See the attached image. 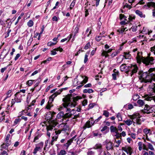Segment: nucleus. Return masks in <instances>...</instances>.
<instances>
[{"instance_id": "423d86ee", "label": "nucleus", "mask_w": 155, "mask_h": 155, "mask_svg": "<svg viewBox=\"0 0 155 155\" xmlns=\"http://www.w3.org/2000/svg\"><path fill=\"white\" fill-rule=\"evenodd\" d=\"M153 111L152 108L150 107L147 104L145 105L144 109L142 110V112L143 113H147V114L152 113Z\"/></svg>"}, {"instance_id": "a878e982", "label": "nucleus", "mask_w": 155, "mask_h": 155, "mask_svg": "<svg viewBox=\"0 0 155 155\" xmlns=\"http://www.w3.org/2000/svg\"><path fill=\"white\" fill-rule=\"evenodd\" d=\"M129 16V17L128 18V21H127V22L129 23L130 22L133 21V20L135 19V16L133 15H131Z\"/></svg>"}, {"instance_id": "bb28decb", "label": "nucleus", "mask_w": 155, "mask_h": 155, "mask_svg": "<svg viewBox=\"0 0 155 155\" xmlns=\"http://www.w3.org/2000/svg\"><path fill=\"white\" fill-rule=\"evenodd\" d=\"M58 138V135H56L54 137H52V139L51 141V142L50 143V144L52 146L54 144L53 142L54 141H56L57 139Z\"/></svg>"}, {"instance_id": "4c0bfd02", "label": "nucleus", "mask_w": 155, "mask_h": 155, "mask_svg": "<svg viewBox=\"0 0 155 155\" xmlns=\"http://www.w3.org/2000/svg\"><path fill=\"white\" fill-rule=\"evenodd\" d=\"M101 55L102 56H105V58H107L109 56L107 54V52L106 51L103 50L101 53Z\"/></svg>"}, {"instance_id": "c9c22d12", "label": "nucleus", "mask_w": 155, "mask_h": 155, "mask_svg": "<svg viewBox=\"0 0 155 155\" xmlns=\"http://www.w3.org/2000/svg\"><path fill=\"white\" fill-rule=\"evenodd\" d=\"M76 0H73L70 6V9H72L74 7L76 3Z\"/></svg>"}, {"instance_id": "e2e57ef3", "label": "nucleus", "mask_w": 155, "mask_h": 155, "mask_svg": "<svg viewBox=\"0 0 155 155\" xmlns=\"http://www.w3.org/2000/svg\"><path fill=\"white\" fill-rule=\"evenodd\" d=\"M5 142H6V144L7 145L9 146L11 144V141L10 140H5Z\"/></svg>"}, {"instance_id": "13d9d810", "label": "nucleus", "mask_w": 155, "mask_h": 155, "mask_svg": "<svg viewBox=\"0 0 155 155\" xmlns=\"http://www.w3.org/2000/svg\"><path fill=\"white\" fill-rule=\"evenodd\" d=\"M95 105L94 103L90 104L89 105V109H91Z\"/></svg>"}, {"instance_id": "2f4dec72", "label": "nucleus", "mask_w": 155, "mask_h": 155, "mask_svg": "<svg viewBox=\"0 0 155 155\" xmlns=\"http://www.w3.org/2000/svg\"><path fill=\"white\" fill-rule=\"evenodd\" d=\"M88 79V78L87 77H85V78L84 79V80L80 82V84H82L83 85L87 82Z\"/></svg>"}, {"instance_id": "b1692460", "label": "nucleus", "mask_w": 155, "mask_h": 155, "mask_svg": "<svg viewBox=\"0 0 155 155\" xmlns=\"http://www.w3.org/2000/svg\"><path fill=\"white\" fill-rule=\"evenodd\" d=\"M137 104L139 107L142 106L144 104V103L143 101L142 100L139 99L137 101Z\"/></svg>"}, {"instance_id": "f03ea898", "label": "nucleus", "mask_w": 155, "mask_h": 155, "mask_svg": "<svg viewBox=\"0 0 155 155\" xmlns=\"http://www.w3.org/2000/svg\"><path fill=\"white\" fill-rule=\"evenodd\" d=\"M81 97L77 96L71 98V96L68 95L63 99V101L64 103L63 104L64 107L68 106L74 107L76 105V102L79 99H81Z\"/></svg>"}, {"instance_id": "aec40b11", "label": "nucleus", "mask_w": 155, "mask_h": 155, "mask_svg": "<svg viewBox=\"0 0 155 155\" xmlns=\"http://www.w3.org/2000/svg\"><path fill=\"white\" fill-rule=\"evenodd\" d=\"M112 148V143L111 142L108 143L106 145V148L107 150H109Z\"/></svg>"}, {"instance_id": "4be33fe9", "label": "nucleus", "mask_w": 155, "mask_h": 155, "mask_svg": "<svg viewBox=\"0 0 155 155\" xmlns=\"http://www.w3.org/2000/svg\"><path fill=\"white\" fill-rule=\"evenodd\" d=\"M48 114L50 115V116H49L48 117H49V119H51L54 116V115L55 114V113L54 112H51V111H49L47 113V114H46V116L48 115Z\"/></svg>"}, {"instance_id": "37998d69", "label": "nucleus", "mask_w": 155, "mask_h": 155, "mask_svg": "<svg viewBox=\"0 0 155 155\" xmlns=\"http://www.w3.org/2000/svg\"><path fill=\"white\" fill-rule=\"evenodd\" d=\"M148 32V30L145 28L143 27V29L141 33L143 34H147Z\"/></svg>"}, {"instance_id": "6e6552de", "label": "nucleus", "mask_w": 155, "mask_h": 155, "mask_svg": "<svg viewBox=\"0 0 155 155\" xmlns=\"http://www.w3.org/2000/svg\"><path fill=\"white\" fill-rule=\"evenodd\" d=\"M15 99L17 103L21 102V95L20 94L19 92L15 94Z\"/></svg>"}, {"instance_id": "052dcab7", "label": "nucleus", "mask_w": 155, "mask_h": 155, "mask_svg": "<svg viewBox=\"0 0 155 155\" xmlns=\"http://www.w3.org/2000/svg\"><path fill=\"white\" fill-rule=\"evenodd\" d=\"M8 145H7V144H6V145H5V144L4 143L2 145L1 147L2 148L6 149L8 148Z\"/></svg>"}, {"instance_id": "1a4fd4ad", "label": "nucleus", "mask_w": 155, "mask_h": 155, "mask_svg": "<svg viewBox=\"0 0 155 155\" xmlns=\"http://www.w3.org/2000/svg\"><path fill=\"white\" fill-rule=\"evenodd\" d=\"M151 7L155 8V2H148L147 3L146 5H145L144 6V8L147 9H148Z\"/></svg>"}, {"instance_id": "c85d7f7f", "label": "nucleus", "mask_w": 155, "mask_h": 155, "mask_svg": "<svg viewBox=\"0 0 155 155\" xmlns=\"http://www.w3.org/2000/svg\"><path fill=\"white\" fill-rule=\"evenodd\" d=\"M126 28H124L123 27H121V28L117 30V32H119V34H122Z\"/></svg>"}, {"instance_id": "2eb2a0df", "label": "nucleus", "mask_w": 155, "mask_h": 155, "mask_svg": "<svg viewBox=\"0 0 155 155\" xmlns=\"http://www.w3.org/2000/svg\"><path fill=\"white\" fill-rule=\"evenodd\" d=\"M134 107L131 104H128L124 105V108L126 110H130L133 108Z\"/></svg>"}, {"instance_id": "c03bdc74", "label": "nucleus", "mask_w": 155, "mask_h": 155, "mask_svg": "<svg viewBox=\"0 0 155 155\" xmlns=\"http://www.w3.org/2000/svg\"><path fill=\"white\" fill-rule=\"evenodd\" d=\"M147 147L149 149L152 151H154V149L153 148L152 145L150 143H149L147 145Z\"/></svg>"}, {"instance_id": "864d4df0", "label": "nucleus", "mask_w": 155, "mask_h": 155, "mask_svg": "<svg viewBox=\"0 0 155 155\" xmlns=\"http://www.w3.org/2000/svg\"><path fill=\"white\" fill-rule=\"evenodd\" d=\"M54 50L56 51H59L60 52H62L63 51V49L59 47L58 48H54Z\"/></svg>"}, {"instance_id": "9b49d317", "label": "nucleus", "mask_w": 155, "mask_h": 155, "mask_svg": "<svg viewBox=\"0 0 155 155\" xmlns=\"http://www.w3.org/2000/svg\"><path fill=\"white\" fill-rule=\"evenodd\" d=\"M59 120L57 119H56L55 120H53L51 121V123L53 124V126L51 125H47L46 126H56V125H58V126H60L62 124H63V123H62L61 124H59Z\"/></svg>"}, {"instance_id": "c756f323", "label": "nucleus", "mask_w": 155, "mask_h": 155, "mask_svg": "<svg viewBox=\"0 0 155 155\" xmlns=\"http://www.w3.org/2000/svg\"><path fill=\"white\" fill-rule=\"evenodd\" d=\"M119 53L120 51L118 50L116 51L115 52H113L110 55L111 58H113L115 56H116Z\"/></svg>"}, {"instance_id": "e433bc0d", "label": "nucleus", "mask_w": 155, "mask_h": 155, "mask_svg": "<svg viewBox=\"0 0 155 155\" xmlns=\"http://www.w3.org/2000/svg\"><path fill=\"white\" fill-rule=\"evenodd\" d=\"M138 26H139V25H138ZM137 28L138 25H135L134 26H132L131 27L130 30H131V31L133 32H136L137 30Z\"/></svg>"}, {"instance_id": "ea45409f", "label": "nucleus", "mask_w": 155, "mask_h": 155, "mask_svg": "<svg viewBox=\"0 0 155 155\" xmlns=\"http://www.w3.org/2000/svg\"><path fill=\"white\" fill-rule=\"evenodd\" d=\"M34 24V22L32 20H30L27 23V25L29 27H32Z\"/></svg>"}, {"instance_id": "ddd939ff", "label": "nucleus", "mask_w": 155, "mask_h": 155, "mask_svg": "<svg viewBox=\"0 0 155 155\" xmlns=\"http://www.w3.org/2000/svg\"><path fill=\"white\" fill-rule=\"evenodd\" d=\"M130 56V54H129V52H124V55L123 56V58H122V60L119 63L120 64L122 61H123L124 58L125 59H128L129 58Z\"/></svg>"}, {"instance_id": "a211bd4d", "label": "nucleus", "mask_w": 155, "mask_h": 155, "mask_svg": "<svg viewBox=\"0 0 155 155\" xmlns=\"http://www.w3.org/2000/svg\"><path fill=\"white\" fill-rule=\"evenodd\" d=\"M74 111L73 109L70 112H69L68 113H66L65 114H64V118H68L71 117V116L74 113V112H73V113H72V112Z\"/></svg>"}, {"instance_id": "4d7b16f0", "label": "nucleus", "mask_w": 155, "mask_h": 155, "mask_svg": "<svg viewBox=\"0 0 155 155\" xmlns=\"http://www.w3.org/2000/svg\"><path fill=\"white\" fill-rule=\"evenodd\" d=\"M78 30H79L78 26H77L74 29V33L75 34V35L78 33Z\"/></svg>"}, {"instance_id": "72a5a7b5", "label": "nucleus", "mask_w": 155, "mask_h": 155, "mask_svg": "<svg viewBox=\"0 0 155 155\" xmlns=\"http://www.w3.org/2000/svg\"><path fill=\"white\" fill-rule=\"evenodd\" d=\"M120 69L121 71H124L126 70L127 69H126V67L125 64H122L120 67Z\"/></svg>"}, {"instance_id": "f257e3e1", "label": "nucleus", "mask_w": 155, "mask_h": 155, "mask_svg": "<svg viewBox=\"0 0 155 155\" xmlns=\"http://www.w3.org/2000/svg\"><path fill=\"white\" fill-rule=\"evenodd\" d=\"M139 78L141 82L151 83L153 80L155 81V68H151L148 71L138 72Z\"/></svg>"}, {"instance_id": "473e14b6", "label": "nucleus", "mask_w": 155, "mask_h": 155, "mask_svg": "<svg viewBox=\"0 0 155 155\" xmlns=\"http://www.w3.org/2000/svg\"><path fill=\"white\" fill-rule=\"evenodd\" d=\"M12 91V90H9L7 93L6 94L7 95V97H6L4 99V100H5L7 98L9 97H10L11 96V93Z\"/></svg>"}, {"instance_id": "774afa93", "label": "nucleus", "mask_w": 155, "mask_h": 155, "mask_svg": "<svg viewBox=\"0 0 155 155\" xmlns=\"http://www.w3.org/2000/svg\"><path fill=\"white\" fill-rule=\"evenodd\" d=\"M94 152L92 151H89L87 153V155H94Z\"/></svg>"}, {"instance_id": "f8f14e48", "label": "nucleus", "mask_w": 155, "mask_h": 155, "mask_svg": "<svg viewBox=\"0 0 155 155\" xmlns=\"http://www.w3.org/2000/svg\"><path fill=\"white\" fill-rule=\"evenodd\" d=\"M61 90H59L56 91L55 93L52 94L50 97L54 100L58 95L60 94L61 92Z\"/></svg>"}, {"instance_id": "8fccbe9b", "label": "nucleus", "mask_w": 155, "mask_h": 155, "mask_svg": "<svg viewBox=\"0 0 155 155\" xmlns=\"http://www.w3.org/2000/svg\"><path fill=\"white\" fill-rule=\"evenodd\" d=\"M34 81L35 80H28L27 82V84L28 86H30L32 84H33V81Z\"/></svg>"}, {"instance_id": "680f3d73", "label": "nucleus", "mask_w": 155, "mask_h": 155, "mask_svg": "<svg viewBox=\"0 0 155 155\" xmlns=\"http://www.w3.org/2000/svg\"><path fill=\"white\" fill-rule=\"evenodd\" d=\"M61 131H62V130H59L57 131L55 130V133H56V135H57L58 136V134H60L61 133Z\"/></svg>"}, {"instance_id": "a19ab883", "label": "nucleus", "mask_w": 155, "mask_h": 155, "mask_svg": "<svg viewBox=\"0 0 155 155\" xmlns=\"http://www.w3.org/2000/svg\"><path fill=\"white\" fill-rule=\"evenodd\" d=\"M139 16L141 17H143V14L140 11L138 10H137L135 12Z\"/></svg>"}, {"instance_id": "dca6fc26", "label": "nucleus", "mask_w": 155, "mask_h": 155, "mask_svg": "<svg viewBox=\"0 0 155 155\" xmlns=\"http://www.w3.org/2000/svg\"><path fill=\"white\" fill-rule=\"evenodd\" d=\"M64 117V114L63 111L60 112L57 115V119H61V118Z\"/></svg>"}, {"instance_id": "6ab92c4d", "label": "nucleus", "mask_w": 155, "mask_h": 155, "mask_svg": "<svg viewBox=\"0 0 155 155\" xmlns=\"http://www.w3.org/2000/svg\"><path fill=\"white\" fill-rule=\"evenodd\" d=\"M114 72L115 73H113L112 74V76L113 77V78L114 80H116V74L117 73V74H119V72L117 71L116 69H114L113 70Z\"/></svg>"}, {"instance_id": "5701e85b", "label": "nucleus", "mask_w": 155, "mask_h": 155, "mask_svg": "<svg viewBox=\"0 0 155 155\" xmlns=\"http://www.w3.org/2000/svg\"><path fill=\"white\" fill-rule=\"evenodd\" d=\"M36 136L35 137L33 142H35L36 140L38 139L41 137V135L39 134L38 132H37L36 133Z\"/></svg>"}, {"instance_id": "58836bf2", "label": "nucleus", "mask_w": 155, "mask_h": 155, "mask_svg": "<svg viewBox=\"0 0 155 155\" xmlns=\"http://www.w3.org/2000/svg\"><path fill=\"white\" fill-rule=\"evenodd\" d=\"M145 99L147 101H151L152 100L153 101V96L152 97H149L148 96H146Z\"/></svg>"}, {"instance_id": "603ef678", "label": "nucleus", "mask_w": 155, "mask_h": 155, "mask_svg": "<svg viewBox=\"0 0 155 155\" xmlns=\"http://www.w3.org/2000/svg\"><path fill=\"white\" fill-rule=\"evenodd\" d=\"M56 43L57 42L53 43L51 41H50L48 43L47 45L49 46H52L55 45Z\"/></svg>"}, {"instance_id": "de8ad7c7", "label": "nucleus", "mask_w": 155, "mask_h": 155, "mask_svg": "<svg viewBox=\"0 0 155 155\" xmlns=\"http://www.w3.org/2000/svg\"><path fill=\"white\" fill-rule=\"evenodd\" d=\"M103 115L106 117H108L109 116V113L107 110H104Z\"/></svg>"}, {"instance_id": "cd10ccee", "label": "nucleus", "mask_w": 155, "mask_h": 155, "mask_svg": "<svg viewBox=\"0 0 155 155\" xmlns=\"http://www.w3.org/2000/svg\"><path fill=\"white\" fill-rule=\"evenodd\" d=\"M102 145L101 143H97L93 147V148L94 149H101L102 148Z\"/></svg>"}, {"instance_id": "a18cd8bd", "label": "nucleus", "mask_w": 155, "mask_h": 155, "mask_svg": "<svg viewBox=\"0 0 155 155\" xmlns=\"http://www.w3.org/2000/svg\"><path fill=\"white\" fill-rule=\"evenodd\" d=\"M53 106V105L52 104H48L46 105L45 107V108L47 109L50 110L51 107Z\"/></svg>"}, {"instance_id": "0e129e2a", "label": "nucleus", "mask_w": 155, "mask_h": 155, "mask_svg": "<svg viewBox=\"0 0 155 155\" xmlns=\"http://www.w3.org/2000/svg\"><path fill=\"white\" fill-rule=\"evenodd\" d=\"M87 101L86 100H84L82 102V104L83 106H85L87 104Z\"/></svg>"}, {"instance_id": "393cba45", "label": "nucleus", "mask_w": 155, "mask_h": 155, "mask_svg": "<svg viewBox=\"0 0 155 155\" xmlns=\"http://www.w3.org/2000/svg\"><path fill=\"white\" fill-rule=\"evenodd\" d=\"M110 130L111 132H115L116 133L118 132L117 129L116 127H110Z\"/></svg>"}, {"instance_id": "0eeeda50", "label": "nucleus", "mask_w": 155, "mask_h": 155, "mask_svg": "<svg viewBox=\"0 0 155 155\" xmlns=\"http://www.w3.org/2000/svg\"><path fill=\"white\" fill-rule=\"evenodd\" d=\"M122 149L126 152L127 154L130 153V155H131L132 153V149L131 147L128 146L123 147L122 148Z\"/></svg>"}, {"instance_id": "338daca9", "label": "nucleus", "mask_w": 155, "mask_h": 155, "mask_svg": "<svg viewBox=\"0 0 155 155\" xmlns=\"http://www.w3.org/2000/svg\"><path fill=\"white\" fill-rule=\"evenodd\" d=\"M92 86L91 84V83H89L84 85V87H90Z\"/></svg>"}, {"instance_id": "412c9836", "label": "nucleus", "mask_w": 155, "mask_h": 155, "mask_svg": "<svg viewBox=\"0 0 155 155\" xmlns=\"http://www.w3.org/2000/svg\"><path fill=\"white\" fill-rule=\"evenodd\" d=\"M94 90L91 89H86L83 90V92L84 93H88L90 94L94 92Z\"/></svg>"}, {"instance_id": "9d476101", "label": "nucleus", "mask_w": 155, "mask_h": 155, "mask_svg": "<svg viewBox=\"0 0 155 155\" xmlns=\"http://www.w3.org/2000/svg\"><path fill=\"white\" fill-rule=\"evenodd\" d=\"M74 139V138L72 137L69 140H68L67 141V143L64 144V146L66 147V149H67L69 147V146L71 145V143L73 142Z\"/></svg>"}, {"instance_id": "79ce46f5", "label": "nucleus", "mask_w": 155, "mask_h": 155, "mask_svg": "<svg viewBox=\"0 0 155 155\" xmlns=\"http://www.w3.org/2000/svg\"><path fill=\"white\" fill-rule=\"evenodd\" d=\"M151 91H152V93H155V84L153 83L152 85L151 86V87L150 88Z\"/></svg>"}, {"instance_id": "7ed1b4c3", "label": "nucleus", "mask_w": 155, "mask_h": 155, "mask_svg": "<svg viewBox=\"0 0 155 155\" xmlns=\"http://www.w3.org/2000/svg\"><path fill=\"white\" fill-rule=\"evenodd\" d=\"M131 119H127L126 120H124L126 124L128 126L130 125L132 123L133 125H140L141 124V120L140 119L139 114L138 113H135L130 117Z\"/></svg>"}, {"instance_id": "6e6d98bb", "label": "nucleus", "mask_w": 155, "mask_h": 155, "mask_svg": "<svg viewBox=\"0 0 155 155\" xmlns=\"http://www.w3.org/2000/svg\"><path fill=\"white\" fill-rule=\"evenodd\" d=\"M66 151L64 150H60V153L58 154H60L62 155H64L66 154Z\"/></svg>"}, {"instance_id": "bf43d9fd", "label": "nucleus", "mask_w": 155, "mask_h": 155, "mask_svg": "<svg viewBox=\"0 0 155 155\" xmlns=\"http://www.w3.org/2000/svg\"><path fill=\"white\" fill-rule=\"evenodd\" d=\"M88 55L87 54H86L85 55L84 59V63H86L88 61Z\"/></svg>"}, {"instance_id": "7c9ffc66", "label": "nucleus", "mask_w": 155, "mask_h": 155, "mask_svg": "<svg viewBox=\"0 0 155 155\" xmlns=\"http://www.w3.org/2000/svg\"><path fill=\"white\" fill-rule=\"evenodd\" d=\"M140 98V96L137 94H134L132 97V99L134 101H137Z\"/></svg>"}, {"instance_id": "3c124183", "label": "nucleus", "mask_w": 155, "mask_h": 155, "mask_svg": "<svg viewBox=\"0 0 155 155\" xmlns=\"http://www.w3.org/2000/svg\"><path fill=\"white\" fill-rule=\"evenodd\" d=\"M151 52L155 55V45L150 48Z\"/></svg>"}, {"instance_id": "09e8293b", "label": "nucleus", "mask_w": 155, "mask_h": 155, "mask_svg": "<svg viewBox=\"0 0 155 155\" xmlns=\"http://www.w3.org/2000/svg\"><path fill=\"white\" fill-rule=\"evenodd\" d=\"M20 120L21 119L19 118L16 119L14 121V125H16L18 124L20 122Z\"/></svg>"}, {"instance_id": "20e7f679", "label": "nucleus", "mask_w": 155, "mask_h": 155, "mask_svg": "<svg viewBox=\"0 0 155 155\" xmlns=\"http://www.w3.org/2000/svg\"><path fill=\"white\" fill-rule=\"evenodd\" d=\"M140 53L138 51L137 52V59L138 63L142 62L146 66L150 67V66L154 64V59L153 57H147L144 58L143 57H141L140 55Z\"/></svg>"}, {"instance_id": "39448f33", "label": "nucleus", "mask_w": 155, "mask_h": 155, "mask_svg": "<svg viewBox=\"0 0 155 155\" xmlns=\"http://www.w3.org/2000/svg\"><path fill=\"white\" fill-rule=\"evenodd\" d=\"M128 70L126 73L130 74L131 76L136 73L138 71V68L136 64H130L127 67Z\"/></svg>"}, {"instance_id": "4468645a", "label": "nucleus", "mask_w": 155, "mask_h": 155, "mask_svg": "<svg viewBox=\"0 0 155 155\" xmlns=\"http://www.w3.org/2000/svg\"><path fill=\"white\" fill-rule=\"evenodd\" d=\"M62 131L66 133L67 135H68L70 133L71 129L69 128V127H66L63 128L62 129Z\"/></svg>"}, {"instance_id": "f704fd0d", "label": "nucleus", "mask_w": 155, "mask_h": 155, "mask_svg": "<svg viewBox=\"0 0 155 155\" xmlns=\"http://www.w3.org/2000/svg\"><path fill=\"white\" fill-rule=\"evenodd\" d=\"M105 36H101L100 35L97 36L95 38L96 40L97 41H99L102 39V37H105Z\"/></svg>"}, {"instance_id": "69168bd1", "label": "nucleus", "mask_w": 155, "mask_h": 155, "mask_svg": "<svg viewBox=\"0 0 155 155\" xmlns=\"http://www.w3.org/2000/svg\"><path fill=\"white\" fill-rule=\"evenodd\" d=\"M38 44H36L33 46L32 49L31 50V51L32 52L34 51L37 48V47L36 46V45Z\"/></svg>"}, {"instance_id": "49530a36", "label": "nucleus", "mask_w": 155, "mask_h": 155, "mask_svg": "<svg viewBox=\"0 0 155 155\" xmlns=\"http://www.w3.org/2000/svg\"><path fill=\"white\" fill-rule=\"evenodd\" d=\"M90 43V42H88L84 47V49L85 50H87L89 48L91 47Z\"/></svg>"}, {"instance_id": "5fc2aeb1", "label": "nucleus", "mask_w": 155, "mask_h": 155, "mask_svg": "<svg viewBox=\"0 0 155 155\" xmlns=\"http://www.w3.org/2000/svg\"><path fill=\"white\" fill-rule=\"evenodd\" d=\"M115 136L116 137V138L117 139H121V136L119 134L118 132L117 133H116V134Z\"/></svg>"}, {"instance_id": "f3484780", "label": "nucleus", "mask_w": 155, "mask_h": 155, "mask_svg": "<svg viewBox=\"0 0 155 155\" xmlns=\"http://www.w3.org/2000/svg\"><path fill=\"white\" fill-rule=\"evenodd\" d=\"M53 127H46V129L47 130V135L49 137H50V133L49 132V131H51L53 129Z\"/></svg>"}]
</instances>
